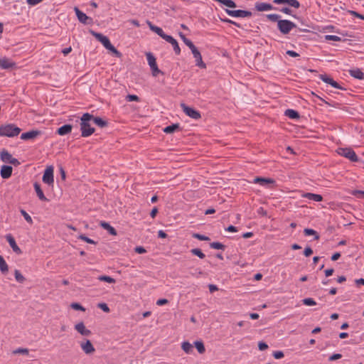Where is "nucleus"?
I'll list each match as a JSON object with an SVG mask.
<instances>
[{"instance_id": "obj_1", "label": "nucleus", "mask_w": 364, "mask_h": 364, "mask_svg": "<svg viewBox=\"0 0 364 364\" xmlns=\"http://www.w3.org/2000/svg\"><path fill=\"white\" fill-rule=\"evenodd\" d=\"M280 17L279 14H276L267 15V18L269 21L277 22V28L283 35L289 34L293 28H296V25L294 22L287 19H279Z\"/></svg>"}, {"instance_id": "obj_2", "label": "nucleus", "mask_w": 364, "mask_h": 364, "mask_svg": "<svg viewBox=\"0 0 364 364\" xmlns=\"http://www.w3.org/2000/svg\"><path fill=\"white\" fill-rule=\"evenodd\" d=\"M93 115L88 112L84 113L80 117V131L82 137H88L95 132V129L90 124Z\"/></svg>"}, {"instance_id": "obj_3", "label": "nucleus", "mask_w": 364, "mask_h": 364, "mask_svg": "<svg viewBox=\"0 0 364 364\" xmlns=\"http://www.w3.org/2000/svg\"><path fill=\"white\" fill-rule=\"evenodd\" d=\"M90 33L99 41L106 49L111 51L116 57L121 58L122 53L117 50L114 46L110 43L109 39L102 33H97L92 30H90Z\"/></svg>"}, {"instance_id": "obj_4", "label": "nucleus", "mask_w": 364, "mask_h": 364, "mask_svg": "<svg viewBox=\"0 0 364 364\" xmlns=\"http://www.w3.org/2000/svg\"><path fill=\"white\" fill-rule=\"evenodd\" d=\"M21 129L14 124H7L0 126V136L14 137L18 136Z\"/></svg>"}, {"instance_id": "obj_5", "label": "nucleus", "mask_w": 364, "mask_h": 364, "mask_svg": "<svg viewBox=\"0 0 364 364\" xmlns=\"http://www.w3.org/2000/svg\"><path fill=\"white\" fill-rule=\"evenodd\" d=\"M338 153L353 162H357L358 161V156L351 148H341L338 149Z\"/></svg>"}, {"instance_id": "obj_6", "label": "nucleus", "mask_w": 364, "mask_h": 364, "mask_svg": "<svg viewBox=\"0 0 364 364\" xmlns=\"http://www.w3.org/2000/svg\"><path fill=\"white\" fill-rule=\"evenodd\" d=\"M225 12L232 17L235 18H245L252 16V14L250 11L246 10H230L228 9H225Z\"/></svg>"}, {"instance_id": "obj_7", "label": "nucleus", "mask_w": 364, "mask_h": 364, "mask_svg": "<svg viewBox=\"0 0 364 364\" xmlns=\"http://www.w3.org/2000/svg\"><path fill=\"white\" fill-rule=\"evenodd\" d=\"M181 107L183 111L184 112V113L186 115H188V117H190L191 118L194 119H198L201 117V114L198 110H196L191 107L187 106L184 103H182L181 105Z\"/></svg>"}, {"instance_id": "obj_8", "label": "nucleus", "mask_w": 364, "mask_h": 364, "mask_svg": "<svg viewBox=\"0 0 364 364\" xmlns=\"http://www.w3.org/2000/svg\"><path fill=\"white\" fill-rule=\"evenodd\" d=\"M43 182L48 184L52 185L54 182L53 179V167L52 166H48L44 173L42 178Z\"/></svg>"}, {"instance_id": "obj_9", "label": "nucleus", "mask_w": 364, "mask_h": 364, "mask_svg": "<svg viewBox=\"0 0 364 364\" xmlns=\"http://www.w3.org/2000/svg\"><path fill=\"white\" fill-rule=\"evenodd\" d=\"M75 14L79 20L83 24L90 25L92 24L93 21L91 17L87 16L85 13L81 11L77 7L74 8Z\"/></svg>"}, {"instance_id": "obj_10", "label": "nucleus", "mask_w": 364, "mask_h": 364, "mask_svg": "<svg viewBox=\"0 0 364 364\" xmlns=\"http://www.w3.org/2000/svg\"><path fill=\"white\" fill-rule=\"evenodd\" d=\"M147 24L151 31L156 33L157 35H159L161 38H162L165 41L167 39V38L169 37V35L166 34L161 28L152 24L149 21H147Z\"/></svg>"}, {"instance_id": "obj_11", "label": "nucleus", "mask_w": 364, "mask_h": 364, "mask_svg": "<svg viewBox=\"0 0 364 364\" xmlns=\"http://www.w3.org/2000/svg\"><path fill=\"white\" fill-rule=\"evenodd\" d=\"M6 239L7 242H9V245L11 246V247L12 248L13 251L15 253H16L18 255H20L22 253V251L19 248V247L17 245L14 237L11 234L6 235Z\"/></svg>"}, {"instance_id": "obj_12", "label": "nucleus", "mask_w": 364, "mask_h": 364, "mask_svg": "<svg viewBox=\"0 0 364 364\" xmlns=\"http://www.w3.org/2000/svg\"><path fill=\"white\" fill-rule=\"evenodd\" d=\"M41 134V132L39 130H31L27 132H24L21 135V139L22 140H30L36 138Z\"/></svg>"}, {"instance_id": "obj_13", "label": "nucleus", "mask_w": 364, "mask_h": 364, "mask_svg": "<svg viewBox=\"0 0 364 364\" xmlns=\"http://www.w3.org/2000/svg\"><path fill=\"white\" fill-rule=\"evenodd\" d=\"M273 3L277 5L287 4L289 6H291L294 9H299L300 7V3L297 0H273Z\"/></svg>"}, {"instance_id": "obj_14", "label": "nucleus", "mask_w": 364, "mask_h": 364, "mask_svg": "<svg viewBox=\"0 0 364 364\" xmlns=\"http://www.w3.org/2000/svg\"><path fill=\"white\" fill-rule=\"evenodd\" d=\"M255 9L258 11H264L270 10H276L277 8L274 7L272 4L264 2H256Z\"/></svg>"}, {"instance_id": "obj_15", "label": "nucleus", "mask_w": 364, "mask_h": 364, "mask_svg": "<svg viewBox=\"0 0 364 364\" xmlns=\"http://www.w3.org/2000/svg\"><path fill=\"white\" fill-rule=\"evenodd\" d=\"M253 182L263 186H268L269 184L275 183V181L274 179L263 177H255L253 180Z\"/></svg>"}, {"instance_id": "obj_16", "label": "nucleus", "mask_w": 364, "mask_h": 364, "mask_svg": "<svg viewBox=\"0 0 364 364\" xmlns=\"http://www.w3.org/2000/svg\"><path fill=\"white\" fill-rule=\"evenodd\" d=\"M75 329L82 336H89L91 335V331L87 329L83 322H79L75 326Z\"/></svg>"}, {"instance_id": "obj_17", "label": "nucleus", "mask_w": 364, "mask_h": 364, "mask_svg": "<svg viewBox=\"0 0 364 364\" xmlns=\"http://www.w3.org/2000/svg\"><path fill=\"white\" fill-rule=\"evenodd\" d=\"M80 347L86 354H91L95 351V349L90 340H86L85 342L81 343Z\"/></svg>"}, {"instance_id": "obj_18", "label": "nucleus", "mask_w": 364, "mask_h": 364, "mask_svg": "<svg viewBox=\"0 0 364 364\" xmlns=\"http://www.w3.org/2000/svg\"><path fill=\"white\" fill-rule=\"evenodd\" d=\"M192 54L196 59V65L199 67L200 68H203V69L206 68V65L203 61L202 55H201L200 51L198 50V49L197 50L194 51L193 53H192Z\"/></svg>"}, {"instance_id": "obj_19", "label": "nucleus", "mask_w": 364, "mask_h": 364, "mask_svg": "<svg viewBox=\"0 0 364 364\" xmlns=\"http://www.w3.org/2000/svg\"><path fill=\"white\" fill-rule=\"evenodd\" d=\"M13 168L11 166L4 165L1 168L0 174L2 178L6 179L11 177Z\"/></svg>"}, {"instance_id": "obj_20", "label": "nucleus", "mask_w": 364, "mask_h": 364, "mask_svg": "<svg viewBox=\"0 0 364 364\" xmlns=\"http://www.w3.org/2000/svg\"><path fill=\"white\" fill-rule=\"evenodd\" d=\"M72 129H73V125L64 124L57 129L56 134H58L60 136H64V135L70 134L72 132Z\"/></svg>"}, {"instance_id": "obj_21", "label": "nucleus", "mask_w": 364, "mask_h": 364, "mask_svg": "<svg viewBox=\"0 0 364 364\" xmlns=\"http://www.w3.org/2000/svg\"><path fill=\"white\" fill-rule=\"evenodd\" d=\"M33 187H34L35 191H36L38 198L41 201H48V198L45 196V195L41 189V185L38 183H37V182L34 183Z\"/></svg>"}, {"instance_id": "obj_22", "label": "nucleus", "mask_w": 364, "mask_h": 364, "mask_svg": "<svg viewBox=\"0 0 364 364\" xmlns=\"http://www.w3.org/2000/svg\"><path fill=\"white\" fill-rule=\"evenodd\" d=\"M166 41L172 45L173 50L176 55H179L181 53V48L178 46L177 41L175 38H173L171 36H169V37L167 38Z\"/></svg>"}, {"instance_id": "obj_23", "label": "nucleus", "mask_w": 364, "mask_h": 364, "mask_svg": "<svg viewBox=\"0 0 364 364\" xmlns=\"http://www.w3.org/2000/svg\"><path fill=\"white\" fill-rule=\"evenodd\" d=\"M303 197L307 198L309 200L320 202L323 200V197L321 195L312 193H306L303 195Z\"/></svg>"}, {"instance_id": "obj_24", "label": "nucleus", "mask_w": 364, "mask_h": 364, "mask_svg": "<svg viewBox=\"0 0 364 364\" xmlns=\"http://www.w3.org/2000/svg\"><path fill=\"white\" fill-rule=\"evenodd\" d=\"M100 225L105 230H107L110 235H117V230L112 226H111L108 223H107L105 221H101L100 223Z\"/></svg>"}, {"instance_id": "obj_25", "label": "nucleus", "mask_w": 364, "mask_h": 364, "mask_svg": "<svg viewBox=\"0 0 364 364\" xmlns=\"http://www.w3.org/2000/svg\"><path fill=\"white\" fill-rule=\"evenodd\" d=\"M0 158L3 162L9 164L13 156L7 150L3 149L0 153Z\"/></svg>"}, {"instance_id": "obj_26", "label": "nucleus", "mask_w": 364, "mask_h": 364, "mask_svg": "<svg viewBox=\"0 0 364 364\" xmlns=\"http://www.w3.org/2000/svg\"><path fill=\"white\" fill-rule=\"evenodd\" d=\"M91 121H93V122L100 128L106 127L108 125V122L100 117L93 116Z\"/></svg>"}, {"instance_id": "obj_27", "label": "nucleus", "mask_w": 364, "mask_h": 364, "mask_svg": "<svg viewBox=\"0 0 364 364\" xmlns=\"http://www.w3.org/2000/svg\"><path fill=\"white\" fill-rule=\"evenodd\" d=\"M349 73L352 77L356 79L361 80L364 78V73L359 68L350 70Z\"/></svg>"}, {"instance_id": "obj_28", "label": "nucleus", "mask_w": 364, "mask_h": 364, "mask_svg": "<svg viewBox=\"0 0 364 364\" xmlns=\"http://www.w3.org/2000/svg\"><path fill=\"white\" fill-rule=\"evenodd\" d=\"M14 63L11 62L7 58H0V67H1L3 69H9L11 68L14 66Z\"/></svg>"}, {"instance_id": "obj_29", "label": "nucleus", "mask_w": 364, "mask_h": 364, "mask_svg": "<svg viewBox=\"0 0 364 364\" xmlns=\"http://www.w3.org/2000/svg\"><path fill=\"white\" fill-rule=\"evenodd\" d=\"M180 129L179 124H172L171 125L166 127L164 129V132L166 134H171Z\"/></svg>"}, {"instance_id": "obj_30", "label": "nucleus", "mask_w": 364, "mask_h": 364, "mask_svg": "<svg viewBox=\"0 0 364 364\" xmlns=\"http://www.w3.org/2000/svg\"><path fill=\"white\" fill-rule=\"evenodd\" d=\"M0 271L3 274H6L9 272V266L1 255H0Z\"/></svg>"}, {"instance_id": "obj_31", "label": "nucleus", "mask_w": 364, "mask_h": 364, "mask_svg": "<svg viewBox=\"0 0 364 364\" xmlns=\"http://www.w3.org/2000/svg\"><path fill=\"white\" fill-rule=\"evenodd\" d=\"M285 115L290 119H299L300 117V115L299 112L294 109H288L285 111Z\"/></svg>"}, {"instance_id": "obj_32", "label": "nucleus", "mask_w": 364, "mask_h": 364, "mask_svg": "<svg viewBox=\"0 0 364 364\" xmlns=\"http://www.w3.org/2000/svg\"><path fill=\"white\" fill-rule=\"evenodd\" d=\"M304 234L306 236L314 235V240H318L319 239V237H320V236L318 234V232L316 231H315L314 230L311 229V228H305L304 230Z\"/></svg>"}, {"instance_id": "obj_33", "label": "nucleus", "mask_w": 364, "mask_h": 364, "mask_svg": "<svg viewBox=\"0 0 364 364\" xmlns=\"http://www.w3.org/2000/svg\"><path fill=\"white\" fill-rule=\"evenodd\" d=\"M146 59H147V61H148V63H149V65L150 66V68L153 67V66H156L157 65L156 58L151 53H146Z\"/></svg>"}, {"instance_id": "obj_34", "label": "nucleus", "mask_w": 364, "mask_h": 364, "mask_svg": "<svg viewBox=\"0 0 364 364\" xmlns=\"http://www.w3.org/2000/svg\"><path fill=\"white\" fill-rule=\"evenodd\" d=\"M215 1L219 2L225 5L228 8H236L237 5L235 1L232 0H214Z\"/></svg>"}, {"instance_id": "obj_35", "label": "nucleus", "mask_w": 364, "mask_h": 364, "mask_svg": "<svg viewBox=\"0 0 364 364\" xmlns=\"http://www.w3.org/2000/svg\"><path fill=\"white\" fill-rule=\"evenodd\" d=\"M194 346L199 353L203 354L205 353V348L203 341H196L194 342Z\"/></svg>"}, {"instance_id": "obj_36", "label": "nucleus", "mask_w": 364, "mask_h": 364, "mask_svg": "<svg viewBox=\"0 0 364 364\" xmlns=\"http://www.w3.org/2000/svg\"><path fill=\"white\" fill-rule=\"evenodd\" d=\"M181 348L186 353H191L193 351V346L188 341L183 342Z\"/></svg>"}, {"instance_id": "obj_37", "label": "nucleus", "mask_w": 364, "mask_h": 364, "mask_svg": "<svg viewBox=\"0 0 364 364\" xmlns=\"http://www.w3.org/2000/svg\"><path fill=\"white\" fill-rule=\"evenodd\" d=\"M98 280L101 282H105L109 284H114L115 283V279L107 275H101L98 277Z\"/></svg>"}, {"instance_id": "obj_38", "label": "nucleus", "mask_w": 364, "mask_h": 364, "mask_svg": "<svg viewBox=\"0 0 364 364\" xmlns=\"http://www.w3.org/2000/svg\"><path fill=\"white\" fill-rule=\"evenodd\" d=\"M191 252L193 255L198 256L200 259H203L205 257V254L203 253L201 250L198 249V248H194V249L191 250Z\"/></svg>"}, {"instance_id": "obj_39", "label": "nucleus", "mask_w": 364, "mask_h": 364, "mask_svg": "<svg viewBox=\"0 0 364 364\" xmlns=\"http://www.w3.org/2000/svg\"><path fill=\"white\" fill-rule=\"evenodd\" d=\"M276 10H278L280 12H282V13H284L285 14H287V15H289V16H292L294 18H296L295 15H293L292 10L289 6H284V7H282L281 9H277Z\"/></svg>"}, {"instance_id": "obj_40", "label": "nucleus", "mask_w": 364, "mask_h": 364, "mask_svg": "<svg viewBox=\"0 0 364 364\" xmlns=\"http://www.w3.org/2000/svg\"><path fill=\"white\" fill-rule=\"evenodd\" d=\"M15 279L19 283H23L25 281V277L21 274L19 270L16 269L14 271Z\"/></svg>"}, {"instance_id": "obj_41", "label": "nucleus", "mask_w": 364, "mask_h": 364, "mask_svg": "<svg viewBox=\"0 0 364 364\" xmlns=\"http://www.w3.org/2000/svg\"><path fill=\"white\" fill-rule=\"evenodd\" d=\"M210 247L215 250H224L225 246L219 242H213L210 244Z\"/></svg>"}, {"instance_id": "obj_42", "label": "nucleus", "mask_w": 364, "mask_h": 364, "mask_svg": "<svg viewBox=\"0 0 364 364\" xmlns=\"http://www.w3.org/2000/svg\"><path fill=\"white\" fill-rule=\"evenodd\" d=\"M21 212V214L23 215V217L24 218V219L30 224H32L33 223V220L31 218V217L27 213V212L26 210H24L23 209H21L20 210Z\"/></svg>"}, {"instance_id": "obj_43", "label": "nucleus", "mask_w": 364, "mask_h": 364, "mask_svg": "<svg viewBox=\"0 0 364 364\" xmlns=\"http://www.w3.org/2000/svg\"><path fill=\"white\" fill-rule=\"evenodd\" d=\"M78 239L81 240H83L89 244H96L97 242L95 241H94L93 240L87 237L85 235H80L78 236Z\"/></svg>"}, {"instance_id": "obj_44", "label": "nucleus", "mask_w": 364, "mask_h": 364, "mask_svg": "<svg viewBox=\"0 0 364 364\" xmlns=\"http://www.w3.org/2000/svg\"><path fill=\"white\" fill-rule=\"evenodd\" d=\"M193 237L194 238H196L199 240H201V241H208L210 240V238L205 235H200L199 233H193Z\"/></svg>"}, {"instance_id": "obj_45", "label": "nucleus", "mask_w": 364, "mask_h": 364, "mask_svg": "<svg viewBox=\"0 0 364 364\" xmlns=\"http://www.w3.org/2000/svg\"><path fill=\"white\" fill-rule=\"evenodd\" d=\"M29 350L28 348H18L13 351L14 354H23L28 355Z\"/></svg>"}, {"instance_id": "obj_46", "label": "nucleus", "mask_w": 364, "mask_h": 364, "mask_svg": "<svg viewBox=\"0 0 364 364\" xmlns=\"http://www.w3.org/2000/svg\"><path fill=\"white\" fill-rule=\"evenodd\" d=\"M302 302L306 306H314L316 304V301L312 298H305L302 300Z\"/></svg>"}, {"instance_id": "obj_47", "label": "nucleus", "mask_w": 364, "mask_h": 364, "mask_svg": "<svg viewBox=\"0 0 364 364\" xmlns=\"http://www.w3.org/2000/svg\"><path fill=\"white\" fill-rule=\"evenodd\" d=\"M325 39L326 41H341L342 39L341 37L334 35H326L325 36Z\"/></svg>"}, {"instance_id": "obj_48", "label": "nucleus", "mask_w": 364, "mask_h": 364, "mask_svg": "<svg viewBox=\"0 0 364 364\" xmlns=\"http://www.w3.org/2000/svg\"><path fill=\"white\" fill-rule=\"evenodd\" d=\"M319 77L322 81H323L324 82L329 84V85L331 83V82L333 80L332 77H329L327 75H320Z\"/></svg>"}, {"instance_id": "obj_49", "label": "nucleus", "mask_w": 364, "mask_h": 364, "mask_svg": "<svg viewBox=\"0 0 364 364\" xmlns=\"http://www.w3.org/2000/svg\"><path fill=\"white\" fill-rule=\"evenodd\" d=\"M70 306L75 310L85 311V309L79 303H73Z\"/></svg>"}, {"instance_id": "obj_50", "label": "nucleus", "mask_w": 364, "mask_h": 364, "mask_svg": "<svg viewBox=\"0 0 364 364\" xmlns=\"http://www.w3.org/2000/svg\"><path fill=\"white\" fill-rule=\"evenodd\" d=\"M126 99L129 102H134V101L139 102V97L136 95H128L126 97Z\"/></svg>"}, {"instance_id": "obj_51", "label": "nucleus", "mask_w": 364, "mask_h": 364, "mask_svg": "<svg viewBox=\"0 0 364 364\" xmlns=\"http://www.w3.org/2000/svg\"><path fill=\"white\" fill-rule=\"evenodd\" d=\"M97 306L101 309L104 312L109 313L110 309L108 307L107 304L105 303H100Z\"/></svg>"}, {"instance_id": "obj_52", "label": "nucleus", "mask_w": 364, "mask_h": 364, "mask_svg": "<svg viewBox=\"0 0 364 364\" xmlns=\"http://www.w3.org/2000/svg\"><path fill=\"white\" fill-rule=\"evenodd\" d=\"M151 70L152 71V75L155 77L157 76L159 73L163 74V73L159 69L157 65L156 66L151 67Z\"/></svg>"}, {"instance_id": "obj_53", "label": "nucleus", "mask_w": 364, "mask_h": 364, "mask_svg": "<svg viewBox=\"0 0 364 364\" xmlns=\"http://www.w3.org/2000/svg\"><path fill=\"white\" fill-rule=\"evenodd\" d=\"M273 356L275 359H281L284 356V355L282 351L278 350V351H274L273 353Z\"/></svg>"}, {"instance_id": "obj_54", "label": "nucleus", "mask_w": 364, "mask_h": 364, "mask_svg": "<svg viewBox=\"0 0 364 364\" xmlns=\"http://www.w3.org/2000/svg\"><path fill=\"white\" fill-rule=\"evenodd\" d=\"M341 358H342V355L341 354H340V353H334V354L331 355L329 357L328 360L329 361H334V360L340 359Z\"/></svg>"}, {"instance_id": "obj_55", "label": "nucleus", "mask_w": 364, "mask_h": 364, "mask_svg": "<svg viewBox=\"0 0 364 364\" xmlns=\"http://www.w3.org/2000/svg\"><path fill=\"white\" fill-rule=\"evenodd\" d=\"M313 254V250L311 249V247H306L305 249H304V255L306 256V257H309L311 256V255Z\"/></svg>"}, {"instance_id": "obj_56", "label": "nucleus", "mask_w": 364, "mask_h": 364, "mask_svg": "<svg viewBox=\"0 0 364 364\" xmlns=\"http://www.w3.org/2000/svg\"><path fill=\"white\" fill-rule=\"evenodd\" d=\"M258 348L259 350H264L268 348V345L262 341L259 342Z\"/></svg>"}, {"instance_id": "obj_57", "label": "nucleus", "mask_w": 364, "mask_h": 364, "mask_svg": "<svg viewBox=\"0 0 364 364\" xmlns=\"http://www.w3.org/2000/svg\"><path fill=\"white\" fill-rule=\"evenodd\" d=\"M134 251H135V252H136L138 254H144V253L146 252V250H145V248L141 246L136 247L134 249Z\"/></svg>"}, {"instance_id": "obj_58", "label": "nucleus", "mask_w": 364, "mask_h": 364, "mask_svg": "<svg viewBox=\"0 0 364 364\" xmlns=\"http://www.w3.org/2000/svg\"><path fill=\"white\" fill-rule=\"evenodd\" d=\"M332 87H335V88H337V89H340V90H346V88L341 87L336 81H335L334 80H333V81L331 82V83L330 84Z\"/></svg>"}, {"instance_id": "obj_59", "label": "nucleus", "mask_w": 364, "mask_h": 364, "mask_svg": "<svg viewBox=\"0 0 364 364\" xmlns=\"http://www.w3.org/2000/svg\"><path fill=\"white\" fill-rule=\"evenodd\" d=\"M353 195L355 196H357V197H363V196H364V191H358V190L353 191Z\"/></svg>"}, {"instance_id": "obj_60", "label": "nucleus", "mask_w": 364, "mask_h": 364, "mask_svg": "<svg viewBox=\"0 0 364 364\" xmlns=\"http://www.w3.org/2000/svg\"><path fill=\"white\" fill-rule=\"evenodd\" d=\"M286 53L291 56V57H293V58H296V57H298L299 56V54L294 50H289L286 52Z\"/></svg>"}, {"instance_id": "obj_61", "label": "nucleus", "mask_w": 364, "mask_h": 364, "mask_svg": "<svg viewBox=\"0 0 364 364\" xmlns=\"http://www.w3.org/2000/svg\"><path fill=\"white\" fill-rule=\"evenodd\" d=\"M168 303V301L166 299H160L157 300V301H156V304L158 306H162V305L166 304Z\"/></svg>"}, {"instance_id": "obj_62", "label": "nucleus", "mask_w": 364, "mask_h": 364, "mask_svg": "<svg viewBox=\"0 0 364 364\" xmlns=\"http://www.w3.org/2000/svg\"><path fill=\"white\" fill-rule=\"evenodd\" d=\"M43 1V0H26V2L29 5L34 6V5H36L39 3H41Z\"/></svg>"}, {"instance_id": "obj_63", "label": "nucleus", "mask_w": 364, "mask_h": 364, "mask_svg": "<svg viewBox=\"0 0 364 364\" xmlns=\"http://www.w3.org/2000/svg\"><path fill=\"white\" fill-rule=\"evenodd\" d=\"M225 230L231 232H237V228L232 225H229L227 228H225Z\"/></svg>"}, {"instance_id": "obj_64", "label": "nucleus", "mask_w": 364, "mask_h": 364, "mask_svg": "<svg viewBox=\"0 0 364 364\" xmlns=\"http://www.w3.org/2000/svg\"><path fill=\"white\" fill-rule=\"evenodd\" d=\"M9 164L14 165V166H18L20 165V162L18 161V160L14 157L11 159Z\"/></svg>"}]
</instances>
